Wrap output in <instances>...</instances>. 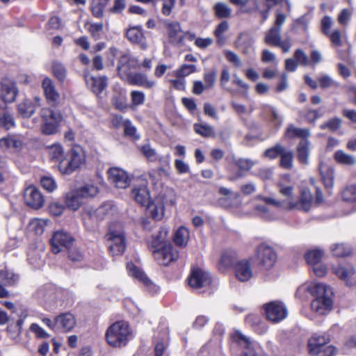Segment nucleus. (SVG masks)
<instances>
[{
  "mask_svg": "<svg viewBox=\"0 0 356 356\" xmlns=\"http://www.w3.org/2000/svg\"><path fill=\"white\" fill-rule=\"evenodd\" d=\"M85 79L87 85L96 95L102 93L107 86V78L104 76H93L90 74H86Z\"/></svg>",
  "mask_w": 356,
  "mask_h": 356,
  "instance_id": "26",
  "label": "nucleus"
},
{
  "mask_svg": "<svg viewBox=\"0 0 356 356\" xmlns=\"http://www.w3.org/2000/svg\"><path fill=\"white\" fill-rule=\"evenodd\" d=\"M47 222V220L41 218L33 219L29 224V230L37 235L41 234L43 233Z\"/></svg>",
  "mask_w": 356,
  "mask_h": 356,
  "instance_id": "40",
  "label": "nucleus"
},
{
  "mask_svg": "<svg viewBox=\"0 0 356 356\" xmlns=\"http://www.w3.org/2000/svg\"><path fill=\"white\" fill-rule=\"evenodd\" d=\"M234 163L241 171L250 170L255 164L253 161L244 159H236Z\"/></svg>",
  "mask_w": 356,
  "mask_h": 356,
  "instance_id": "62",
  "label": "nucleus"
},
{
  "mask_svg": "<svg viewBox=\"0 0 356 356\" xmlns=\"http://www.w3.org/2000/svg\"><path fill=\"white\" fill-rule=\"evenodd\" d=\"M341 124V120L339 118H334L330 120H328L327 122L322 124L321 125V129H328L330 131H335L338 130Z\"/></svg>",
  "mask_w": 356,
  "mask_h": 356,
  "instance_id": "59",
  "label": "nucleus"
},
{
  "mask_svg": "<svg viewBox=\"0 0 356 356\" xmlns=\"http://www.w3.org/2000/svg\"><path fill=\"white\" fill-rule=\"evenodd\" d=\"M333 273L347 286L356 284V269L350 264H339L332 267Z\"/></svg>",
  "mask_w": 356,
  "mask_h": 356,
  "instance_id": "11",
  "label": "nucleus"
},
{
  "mask_svg": "<svg viewBox=\"0 0 356 356\" xmlns=\"http://www.w3.org/2000/svg\"><path fill=\"white\" fill-rule=\"evenodd\" d=\"M312 195L308 188H303L301 191L300 198L298 201L293 200L291 204V209H298L308 211L312 204Z\"/></svg>",
  "mask_w": 356,
  "mask_h": 356,
  "instance_id": "23",
  "label": "nucleus"
},
{
  "mask_svg": "<svg viewBox=\"0 0 356 356\" xmlns=\"http://www.w3.org/2000/svg\"><path fill=\"white\" fill-rule=\"evenodd\" d=\"M254 39L247 34H241L238 38V44L243 49L244 54H248L250 49L252 48Z\"/></svg>",
  "mask_w": 356,
  "mask_h": 356,
  "instance_id": "48",
  "label": "nucleus"
},
{
  "mask_svg": "<svg viewBox=\"0 0 356 356\" xmlns=\"http://www.w3.org/2000/svg\"><path fill=\"white\" fill-rule=\"evenodd\" d=\"M124 134L126 136H130L134 139H138L140 138L139 134L137 133L136 128L131 124V122L127 120L124 122Z\"/></svg>",
  "mask_w": 356,
  "mask_h": 356,
  "instance_id": "64",
  "label": "nucleus"
},
{
  "mask_svg": "<svg viewBox=\"0 0 356 356\" xmlns=\"http://www.w3.org/2000/svg\"><path fill=\"white\" fill-rule=\"evenodd\" d=\"M127 82L131 85L141 86L148 89L153 88L156 85L154 81L149 80L146 74L140 72L134 73Z\"/></svg>",
  "mask_w": 356,
  "mask_h": 356,
  "instance_id": "27",
  "label": "nucleus"
},
{
  "mask_svg": "<svg viewBox=\"0 0 356 356\" xmlns=\"http://www.w3.org/2000/svg\"><path fill=\"white\" fill-rule=\"evenodd\" d=\"M256 258L259 265L268 270L275 265L277 261V254L272 247L266 244H261L257 247Z\"/></svg>",
  "mask_w": 356,
  "mask_h": 356,
  "instance_id": "7",
  "label": "nucleus"
},
{
  "mask_svg": "<svg viewBox=\"0 0 356 356\" xmlns=\"http://www.w3.org/2000/svg\"><path fill=\"white\" fill-rule=\"evenodd\" d=\"M188 281L192 288L198 290L207 287L211 279L208 272L200 268H195L192 270Z\"/></svg>",
  "mask_w": 356,
  "mask_h": 356,
  "instance_id": "14",
  "label": "nucleus"
},
{
  "mask_svg": "<svg viewBox=\"0 0 356 356\" xmlns=\"http://www.w3.org/2000/svg\"><path fill=\"white\" fill-rule=\"evenodd\" d=\"M342 197L346 202L356 201V185H350L346 187L342 191Z\"/></svg>",
  "mask_w": 356,
  "mask_h": 356,
  "instance_id": "54",
  "label": "nucleus"
},
{
  "mask_svg": "<svg viewBox=\"0 0 356 356\" xmlns=\"http://www.w3.org/2000/svg\"><path fill=\"white\" fill-rule=\"evenodd\" d=\"M109 181L116 188H126L131 183V179L126 171L119 168H111L108 170Z\"/></svg>",
  "mask_w": 356,
  "mask_h": 356,
  "instance_id": "16",
  "label": "nucleus"
},
{
  "mask_svg": "<svg viewBox=\"0 0 356 356\" xmlns=\"http://www.w3.org/2000/svg\"><path fill=\"white\" fill-rule=\"evenodd\" d=\"M126 35L130 42L139 44L142 49H146L145 38L140 29L137 27L131 28L127 30Z\"/></svg>",
  "mask_w": 356,
  "mask_h": 356,
  "instance_id": "29",
  "label": "nucleus"
},
{
  "mask_svg": "<svg viewBox=\"0 0 356 356\" xmlns=\"http://www.w3.org/2000/svg\"><path fill=\"white\" fill-rule=\"evenodd\" d=\"M254 176L260 178L262 181L270 180L273 177V169L270 168L263 167L259 168L252 173Z\"/></svg>",
  "mask_w": 356,
  "mask_h": 356,
  "instance_id": "55",
  "label": "nucleus"
},
{
  "mask_svg": "<svg viewBox=\"0 0 356 356\" xmlns=\"http://www.w3.org/2000/svg\"><path fill=\"white\" fill-rule=\"evenodd\" d=\"M74 239L67 233L63 231L56 232L51 240L52 251L57 254L63 250L64 248L70 249L73 245Z\"/></svg>",
  "mask_w": 356,
  "mask_h": 356,
  "instance_id": "13",
  "label": "nucleus"
},
{
  "mask_svg": "<svg viewBox=\"0 0 356 356\" xmlns=\"http://www.w3.org/2000/svg\"><path fill=\"white\" fill-rule=\"evenodd\" d=\"M329 339L325 335L314 334L308 341V352L314 353L315 351L314 348H316V346H324L327 343Z\"/></svg>",
  "mask_w": 356,
  "mask_h": 356,
  "instance_id": "35",
  "label": "nucleus"
},
{
  "mask_svg": "<svg viewBox=\"0 0 356 356\" xmlns=\"http://www.w3.org/2000/svg\"><path fill=\"white\" fill-rule=\"evenodd\" d=\"M18 281V276L8 270H0V282L6 286H13Z\"/></svg>",
  "mask_w": 356,
  "mask_h": 356,
  "instance_id": "42",
  "label": "nucleus"
},
{
  "mask_svg": "<svg viewBox=\"0 0 356 356\" xmlns=\"http://www.w3.org/2000/svg\"><path fill=\"white\" fill-rule=\"evenodd\" d=\"M106 341L113 348L125 346L131 338L129 324L124 321H117L111 325L105 333Z\"/></svg>",
  "mask_w": 356,
  "mask_h": 356,
  "instance_id": "2",
  "label": "nucleus"
},
{
  "mask_svg": "<svg viewBox=\"0 0 356 356\" xmlns=\"http://www.w3.org/2000/svg\"><path fill=\"white\" fill-rule=\"evenodd\" d=\"M49 157L51 161L60 163L65 156L63 147L60 144H54L49 147Z\"/></svg>",
  "mask_w": 356,
  "mask_h": 356,
  "instance_id": "43",
  "label": "nucleus"
},
{
  "mask_svg": "<svg viewBox=\"0 0 356 356\" xmlns=\"http://www.w3.org/2000/svg\"><path fill=\"white\" fill-rule=\"evenodd\" d=\"M237 254L235 251L227 250H225L221 255L220 264V269L224 270L229 268L234 264L235 265L237 261Z\"/></svg>",
  "mask_w": 356,
  "mask_h": 356,
  "instance_id": "32",
  "label": "nucleus"
},
{
  "mask_svg": "<svg viewBox=\"0 0 356 356\" xmlns=\"http://www.w3.org/2000/svg\"><path fill=\"white\" fill-rule=\"evenodd\" d=\"M24 141L19 136H8L0 139V148L3 150L18 152L22 149Z\"/></svg>",
  "mask_w": 356,
  "mask_h": 356,
  "instance_id": "24",
  "label": "nucleus"
},
{
  "mask_svg": "<svg viewBox=\"0 0 356 356\" xmlns=\"http://www.w3.org/2000/svg\"><path fill=\"white\" fill-rule=\"evenodd\" d=\"M87 30L94 38L95 40H99L101 38L100 33L103 30V24L102 23H88Z\"/></svg>",
  "mask_w": 356,
  "mask_h": 356,
  "instance_id": "58",
  "label": "nucleus"
},
{
  "mask_svg": "<svg viewBox=\"0 0 356 356\" xmlns=\"http://www.w3.org/2000/svg\"><path fill=\"white\" fill-rule=\"evenodd\" d=\"M17 110L19 113L23 117L26 118H30L33 115L35 112V106L33 105V103L31 100L25 99L18 104Z\"/></svg>",
  "mask_w": 356,
  "mask_h": 356,
  "instance_id": "34",
  "label": "nucleus"
},
{
  "mask_svg": "<svg viewBox=\"0 0 356 356\" xmlns=\"http://www.w3.org/2000/svg\"><path fill=\"white\" fill-rule=\"evenodd\" d=\"M138 60L127 52L120 54L118 62L117 70L121 79L127 81L134 74L133 70L138 69Z\"/></svg>",
  "mask_w": 356,
  "mask_h": 356,
  "instance_id": "5",
  "label": "nucleus"
},
{
  "mask_svg": "<svg viewBox=\"0 0 356 356\" xmlns=\"http://www.w3.org/2000/svg\"><path fill=\"white\" fill-rule=\"evenodd\" d=\"M335 161L342 165H353L356 163V159L354 156L346 154L343 150H337L334 154Z\"/></svg>",
  "mask_w": 356,
  "mask_h": 356,
  "instance_id": "37",
  "label": "nucleus"
},
{
  "mask_svg": "<svg viewBox=\"0 0 356 356\" xmlns=\"http://www.w3.org/2000/svg\"><path fill=\"white\" fill-rule=\"evenodd\" d=\"M214 10L218 18H229L232 15V9L225 3H217L214 6Z\"/></svg>",
  "mask_w": 356,
  "mask_h": 356,
  "instance_id": "45",
  "label": "nucleus"
},
{
  "mask_svg": "<svg viewBox=\"0 0 356 356\" xmlns=\"http://www.w3.org/2000/svg\"><path fill=\"white\" fill-rule=\"evenodd\" d=\"M106 237L108 249L112 254H120L124 252L125 250V238L122 229H113L111 227Z\"/></svg>",
  "mask_w": 356,
  "mask_h": 356,
  "instance_id": "9",
  "label": "nucleus"
},
{
  "mask_svg": "<svg viewBox=\"0 0 356 356\" xmlns=\"http://www.w3.org/2000/svg\"><path fill=\"white\" fill-rule=\"evenodd\" d=\"M323 255V251L315 249L307 252L305 255V259L311 265L317 264L321 261Z\"/></svg>",
  "mask_w": 356,
  "mask_h": 356,
  "instance_id": "50",
  "label": "nucleus"
},
{
  "mask_svg": "<svg viewBox=\"0 0 356 356\" xmlns=\"http://www.w3.org/2000/svg\"><path fill=\"white\" fill-rule=\"evenodd\" d=\"M196 70L197 67L195 65L183 64L176 71L175 74L177 77H185L192 73L195 72Z\"/></svg>",
  "mask_w": 356,
  "mask_h": 356,
  "instance_id": "57",
  "label": "nucleus"
},
{
  "mask_svg": "<svg viewBox=\"0 0 356 356\" xmlns=\"http://www.w3.org/2000/svg\"><path fill=\"white\" fill-rule=\"evenodd\" d=\"M195 131L204 137H210L213 135L214 130L213 127L207 124H195Z\"/></svg>",
  "mask_w": 356,
  "mask_h": 356,
  "instance_id": "53",
  "label": "nucleus"
},
{
  "mask_svg": "<svg viewBox=\"0 0 356 356\" xmlns=\"http://www.w3.org/2000/svg\"><path fill=\"white\" fill-rule=\"evenodd\" d=\"M82 197L83 200L95 196L98 193V188L93 184H86L83 186L77 189Z\"/></svg>",
  "mask_w": 356,
  "mask_h": 356,
  "instance_id": "46",
  "label": "nucleus"
},
{
  "mask_svg": "<svg viewBox=\"0 0 356 356\" xmlns=\"http://www.w3.org/2000/svg\"><path fill=\"white\" fill-rule=\"evenodd\" d=\"M229 29V24L227 21L221 22L216 28L213 34L217 38V42L223 44L225 41L224 33Z\"/></svg>",
  "mask_w": 356,
  "mask_h": 356,
  "instance_id": "44",
  "label": "nucleus"
},
{
  "mask_svg": "<svg viewBox=\"0 0 356 356\" xmlns=\"http://www.w3.org/2000/svg\"><path fill=\"white\" fill-rule=\"evenodd\" d=\"M52 72L60 81H63L66 77V70L65 67L58 62H54L52 65Z\"/></svg>",
  "mask_w": 356,
  "mask_h": 356,
  "instance_id": "56",
  "label": "nucleus"
},
{
  "mask_svg": "<svg viewBox=\"0 0 356 356\" xmlns=\"http://www.w3.org/2000/svg\"><path fill=\"white\" fill-rule=\"evenodd\" d=\"M289 181V175H284L281 176L280 180L276 184L279 195L282 197L279 199L282 202L283 208L286 209H291V204L293 202L294 187L287 184Z\"/></svg>",
  "mask_w": 356,
  "mask_h": 356,
  "instance_id": "6",
  "label": "nucleus"
},
{
  "mask_svg": "<svg viewBox=\"0 0 356 356\" xmlns=\"http://www.w3.org/2000/svg\"><path fill=\"white\" fill-rule=\"evenodd\" d=\"M152 252L161 265L167 266L178 257V252L174 250L171 244H164L153 248Z\"/></svg>",
  "mask_w": 356,
  "mask_h": 356,
  "instance_id": "10",
  "label": "nucleus"
},
{
  "mask_svg": "<svg viewBox=\"0 0 356 356\" xmlns=\"http://www.w3.org/2000/svg\"><path fill=\"white\" fill-rule=\"evenodd\" d=\"M234 273L236 279L241 282L251 280L254 271L250 261L246 259L238 261L234 266Z\"/></svg>",
  "mask_w": 356,
  "mask_h": 356,
  "instance_id": "17",
  "label": "nucleus"
},
{
  "mask_svg": "<svg viewBox=\"0 0 356 356\" xmlns=\"http://www.w3.org/2000/svg\"><path fill=\"white\" fill-rule=\"evenodd\" d=\"M148 214L154 220H160L164 216V207L161 201L150 202L145 207Z\"/></svg>",
  "mask_w": 356,
  "mask_h": 356,
  "instance_id": "30",
  "label": "nucleus"
},
{
  "mask_svg": "<svg viewBox=\"0 0 356 356\" xmlns=\"http://www.w3.org/2000/svg\"><path fill=\"white\" fill-rule=\"evenodd\" d=\"M25 204L34 209H40L44 203V198L40 191L33 186H28L24 193Z\"/></svg>",
  "mask_w": 356,
  "mask_h": 356,
  "instance_id": "15",
  "label": "nucleus"
},
{
  "mask_svg": "<svg viewBox=\"0 0 356 356\" xmlns=\"http://www.w3.org/2000/svg\"><path fill=\"white\" fill-rule=\"evenodd\" d=\"M42 88L47 102L52 106H56L60 100V94L52 79L44 77L42 82Z\"/></svg>",
  "mask_w": 356,
  "mask_h": 356,
  "instance_id": "18",
  "label": "nucleus"
},
{
  "mask_svg": "<svg viewBox=\"0 0 356 356\" xmlns=\"http://www.w3.org/2000/svg\"><path fill=\"white\" fill-rule=\"evenodd\" d=\"M168 232L169 231L167 228H161L158 235L152 238L150 243L152 248H156L161 245H164Z\"/></svg>",
  "mask_w": 356,
  "mask_h": 356,
  "instance_id": "52",
  "label": "nucleus"
},
{
  "mask_svg": "<svg viewBox=\"0 0 356 356\" xmlns=\"http://www.w3.org/2000/svg\"><path fill=\"white\" fill-rule=\"evenodd\" d=\"M309 155V143L307 140H302L298 146V157L300 162L304 164H308Z\"/></svg>",
  "mask_w": 356,
  "mask_h": 356,
  "instance_id": "38",
  "label": "nucleus"
},
{
  "mask_svg": "<svg viewBox=\"0 0 356 356\" xmlns=\"http://www.w3.org/2000/svg\"><path fill=\"white\" fill-rule=\"evenodd\" d=\"M131 196L137 203L145 207L152 200L149 191L145 184L134 186L131 191Z\"/></svg>",
  "mask_w": 356,
  "mask_h": 356,
  "instance_id": "25",
  "label": "nucleus"
},
{
  "mask_svg": "<svg viewBox=\"0 0 356 356\" xmlns=\"http://www.w3.org/2000/svg\"><path fill=\"white\" fill-rule=\"evenodd\" d=\"M18 90L15 83L5 81L1 84V104L6 106L8 103H13L15 101Z\"/></svg>",
  "mask_w": 356,
  "mask_h": 356,
  "instance_id": "20",
  "label": "nucleus"
},
{
  "mask_svg": "<svg viewBox=\"0 0 356 356\" xmlns=\"http://www.w3.org/2000/svg\"><path fill=\"white\" fill-rule=\"evenodd\" d=\"M39 115L42 120L40 124V131L42 134L47 136L56 134L63 120L61 112L44 107L40 109Z\"/></svg>",
  "mask_w": 356,
  "mask_h": 356,
  "instance_id": "3",
  "label": "nucleus"
},
{
  "mask_svg": "<svg viewBox=\"0 0 356 356\" xmlns=\"http://www.w3.org/2000/svg\"><path fill=\"white\" fill-rule=\"evenodd\" d=\"M127 269L129 275L148 287L151 291L155 292L158 290L159 287L152 282L143 271L133 264L128 263L127 264Z\"/></svg>",
  "mask_w": 356,
  "mask_h": 356,
  "instance_id": "21",
  "label": "nucleus"
},
{
  "mask_svg": "<svg viewBox=\"0 0 356 356\" xmlns=\"http://www.w3.org/2000/svg\"><path fill=\"white\" fill-rule=\"evenodd\" d=\"M84 154L80 147L73 148L65 158L60 161L59 170L63 174H71L83 164Z\"/></svg>",
  "mask_w": 356,
  "mask_h": 356,
  "instance_id": "4",
  "label": "nucleus"
},
{
  "mask_svg": "<svg viewBox=\"0 0 356 356\" xmlns=\"http://www.w3.org/2000/svg\"><path fill=\"white\" fill-rule=\"evenodd\" d=\"M281 29L272 26L266 33L264 38V42L268 45L278 47L282 49L284 53L289 51L292 43L290 38L282 40Z\"/></svg>",
  "mask_w": 356,
  "mask_h": 356,
  "instance_id": "8",
  "label": "nucleus"
},
{
  "mask_svg": "<svg viewBox=\"0 0 356 356\" xmlns=\"http://www.w3.org/2000/svg\"><path fill=\"white\" fill-rule=\"evenodd\" d=\"M232 338L233 341L238 343L244 348L242 356L258 355L255 346L249 341V339L245 336H244L239 331L234 332L232 335Z\"/></svg>",
  "mask_w": 356,
  "mask_h": 356,
  "instance_id": "22",
  "label": "nucleus"
},
{
  "mask_svg": "<svg viewBox=\"0 0 356 356\" xmlns=\"http://www.w3.org/2000/svg\"><path fill=\"white\" fill-rule=\"evenodd\" d=\"M280 156V165L285 169H291L293 167V153L284 148V151L281 153Z\"/></svg>",
  "mask_w": 356,
  "mask_h": 356,
  "instance_id": "51",
  "label": "nucleus"
},
{
  "mask_svg": "<svg viewBox=\"0 0 356 356\" xmlns=\"http://www.w3.org/2000/svg\"><path fill=\"white\" fill-rule=\"evenodd\" d=\"M319 172L327 188L334 185V170L323 162L319 164Z\"/></svg>",
  "mask_w": 356,
  "mask_h": 356,
  "instance_id": "31",
  "label": "nucleus"
},
{
  "mask_svg": "<svg viewBox=\"0 0 356 356\" xmlns=\"http://www.w3.org/2000/svg\"><path fill=\"white\" fill-rule=\"evenodd\" d=\"M189 239V232L185 227H180L175 233L174 241L179 246L186 245Z\"/></svg>",
  "mask_w": 356,
  "mask_h": 356,
  "instance_id": "39",
  "label": "nucleus"
},
{
  "mask_svg": "<svg viewBox=\"0 0 356 356\" xmlns=\"http://www.w3.org/2000/svg\"><path fill=\"white\" fill-rule=\"evenodd\" d=\"M307 290L316 297L311 303L312 310L318 315H327L333 305L331 288L323 283L312 282L308 285Z\"/></svg>",
  "mask_w": 356,
  "mask_h": 356,
  "instance_id": "1",
  "label": "nucleus"
},
{
  "mask_svg": "<svg viewBox=\"0 0 356 356\" xmlns=\"http://www.w3.org/2000/svg\"><path fill=\"white\" fill-rule=\"evenodd\" d=\"M115 211V207L111 202H106L100 206L95 213L97 218L103 219L106 216H112Z\"/></svg>",
  "mask_w": 356,
  "mask_h": 356,
  "instance_id": "41",
  "label": "nucleus"
},
{
  "mask_svg": "<svg viewBox=\"0 0 356 356\" xmlns=\"http://www.w3.org/2000/svg\"><path fill=\"white\" fill-rule=\"evenodd\" d=\"M309 134V129L295 127L293 125H289L285 131L286 137L290 138L298 137L306 140Z\"/></svg>",
  "mask_w": 356,
  "mask_h": 356,
  "instance_id": "36",
  "label": "nucleus"
},
{
  "mask_svg": "<svg viewBox=\"0 0 356 356\" xmlns=\"http://www.w3.org/2000/svg\"><path fill=\"white\" fill-rule=\"evenodd\" d=\"M29 330H31V332L34 333L37 338L47 339L50 337V335L37 323H32L30 325Z\"/></svg>",
  "mask_w": 356,
  "mask_h": 356,
  "instance_id": "63",
  "label": "nucleus"
},
{
  "mask_svg": "<svg viewBox=\"0 0 356 356\" xmlns=\"http://www.w3.org/2000/svg\"><path fill=\"white\" fill-rule=\"evenodd\" d=\"M168 38L171 43L177 44L181 43L184 38L179 23L174 22L168 26Z\"/></svg>",
  "mask_w": 356,
  "mask_h": 356,
  "instance_id": "28",
  "label": "nucleus"
},
{
  "mask_svg": "<svg viewBox=\"0 0 356 356\" xmlns=\"http://www.w3.org/2000/svg\"><path fill=\"white\" fill-rule=\"evenodd\" d=\"M130 95L131 103L135 106L142 105L145 102V95L142 91L133 90Z\"/></svg>",
  "mask_w": 356,
  "mask_h": 356,
  "instance_id": "61",
  "label": "nucleus"
},
{
  "mask_svg": "<svg viewBox=\"0 0 356 356\" xmlns=\"http://www.w3.org/2000/svg\"><path fill=\"white\" fill-rule=\"evenodd\" d=\"M331 251L333 255L339 257L349 255L351 249L343 243H336L331 246Z\"/></svg>",
  "mask_w": 356,
  "mask_h": 356,
  "instance_id": "49",
  "label": "nucleus"
},
{
  "mask_svg": "<svg viewBox=\"0 0 356 356\" xmlns=\"http://www.w3.org/2000/svg\"><path fill=\"white\" fill-rule=\"evenodd\" d=\"M143 154L149 161H154L157 159L156 151L149 144H145L140 147Z\"/></svg>",
  "mask_w": 356,
  "mask_h": 356,
  "instance_id": "60",
  "label": "nucleus"
},
{
  "mask_svg": "<svg viewBox=\"0 0 356 356\" xmlns=\"http://www.w3.org/2000/svg\"><path fill=\"white\" fill-rule=\"evenodd\" d=\"M83 203V200L78 190L70 191L65 197V204L72 210H77Z\"/></svg>",
  "mask_w": 356,
  "mask_h": 356,
  "instance_id": "33",
  "label": "nucleus"
},
{
  "mask_svg": "<svg viewBox=\"0 0 356 356\" xmlns=\"http://www.w3.org/2000/svg\"><path fill=\"white\" fill-rule=\"evenodd\" d=\"M264 307L267 318L273 323H279L288 315L287 309L281 302H271Z\"/></svg>",
  "mask_w": 356,
  "mask_h": 356,
  "instance_id": "12",
  "label": "nucleus"
},
{
  "mask_svg": "<svg viewBox=\"0 0 356 356\" xmlns=\"http://www.w3.org/2000/svg\"><path fill=\"white\" fill-rule=\"evenodd\" d=\"M318 81L322 89L339 87V83L334 81L328 74H323L320 76L318 79Z\"/></svg>",
  "mask_w": 356,
  "mask_h": 356,
  "instance_id": "47",
  "label": "nucleus"
},
{
  "mask_svg": "<svg viewBox=\"0 0 356 356\" xmlns=\"http://www.w3.org/2000/svg\"><path fill=\"white\" fill-rule=\"evenodd\" d=\"M56 332H70L76 325V318L70 312L60 314L56 316Z\"/></svg>",
  "mask_w": 356,
  "mask_h": 356,
  "instance_id": "19",
  "label": "nucleus"
}]
</instances>
